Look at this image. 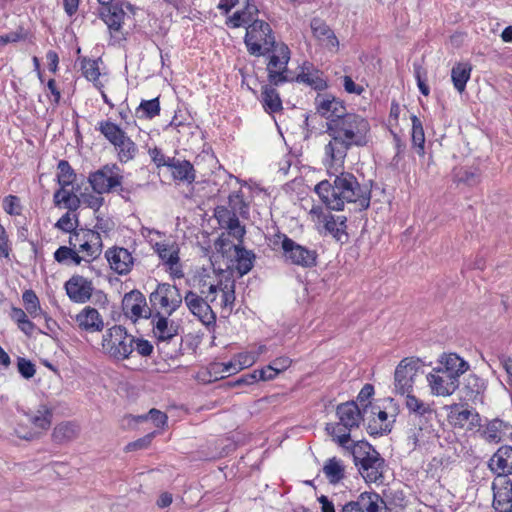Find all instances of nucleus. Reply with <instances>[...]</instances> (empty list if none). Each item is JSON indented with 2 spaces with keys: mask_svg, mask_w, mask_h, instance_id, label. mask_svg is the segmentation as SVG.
<instances>
[{
  "mask_svg": "<svg viewBox=\"0 0 512 512\" xmlns=\"http://www.w3.org/2000/svg\"><path fill=\"white\" fill-rule=\"evenodd\" d=\"M326 133L330 137L324 147V166L329 174L344 169L348 151L352 147H365L371 140V125L364 116L348 112L341 119L327 123Z\"/></svg>",
  "mask_w": 512,
  "mask_h": 512,
  "instance_id": "f257e3e1",
  "label": "nucleus"
},
{
  "mask_svg": "<svg viewBox=\"0 0 512 512\" xmlns=\"http://www.w3.org/2000/svg\"><path fill=\"white\" fill-rule=\"evenodd\" d=\"M334 175L333 184L323 180L315 186V192L328 209L341 211L345 203L357 204L360 209L369 207L370 190L361 185L352 173L342 169Z\"/></svg>",
  "mask_w": 512,
  "mask_h": 512,
  "instance_id": "f03ea898",
  "label": "nucleus"
},
{
  "mask_svg": "<svg viewBox=\"0 0 512 512\" xmlns=\"http://www.w3.org/2000/svg\"><path fill=\"white\" fill-rule=\"evenodd\" d=\"M69 246H60L54 252V260L66 266L92 264L103 251L102 236L97 230L79 228L69 235Z\"/></svg>",
  "mask_w": 512,
  "mask_h": 512,
  "instance_id": "7ed1b4c3",
  "label": "nucleus"
},
{
  "mask_svg": "<svg viewBox=\"0 0 512 512\" xmlns=\"http://www.w3.org/2000/svg\"><path fill=\"white\" fill-rule=\"evenodd\" d=\"M336 415L339 421L326 425V431L336 445L341 448H363V445L373 448L369 443L356 440L352 436V430L358 428L360 422L364 421V411L357 402L347 401L339 404Z\"/></svg>",
  "mask_w": 512,
  "mask_h": 512,
  "instance_id": "20e7f679",
  "label": "nucleus"
},
{
  "mask_svg": "<svg viewBox=\"0 0 512 512\" xmlns=\"http://www.w3.org/2000/svg\"><path fill=\"white\" fill-rule=\"evenodd\" d=\"M196 287L215 307H220L230 313L236 300L235 279L224 271H206L199 273Z\"/></svg>",
  "mask_w": 512,
  "mask_h": 512,
  "instance_id": "39448f33",
  "label": "nucleus"
},
{
  "mask_svg": "<svg viewBox=\"0 0 512 512\" xmlns=\"http://www.w3.org/2000/svg\"><path fill=\"white\" fill-rule=\"evenodd\" d=\"M127 11L133 15L136 12V7L128 1L98 7V17L107 27L109 46H118L128 39L129 32L125 29Z\"/></svg>",
  "mask_w": 512,
  "mask_h": 512,
  "instance_id": "423d86ee",
  "label": "nucleus"
},
{
  "mask_svg": "<svg viewBox=\"0 0 512 512\" xmlns=\"http://www.w3.org/2000/svg\"><path fill=\"white\" fill-rule=\"evenodd\" d=\"M364 421L371 436H383L391 432L400 412L398 403L391 397L382 399L373 406L364 408Z\"/></svg>",
  "mask_w": 512,
  "mask_h": 512,
  "instance_id": "0eeeda50",
  "label": "nucleus"
},
{
  "mask_svg": "<svg viewBox=\"0 0 512 512\" xmlns=\"http://www.w3.org/2000/svg\"><path fill=\"white\" fill-rule=\"evenodd\" d=\"M96 130L114 147L117 160L121 164L135 159L138 154L137 144L120 125L109 119L101 120L97 123Z\"/></svg>",
  "mask_w": 512,
  "mask_h": 512,
  "instance_id": "6e6552de",
  "label": "nucleus"
},
{
  "mask_svg": "<svg viewBox=\"0 0 512 512\" xmlns=\"http://www.w3.org/2000/svg\"><path fill=\"white\" fill-rule=\"evenodd\" d=\"M135 336L128 333L122 325H113L102 335L101 349L108 357L116 361L129 359L134 351Z\"/></svg>",
  "mask_w": 512,
  "mask_h": 512,
  "instance_id": "1a4fd4ad",
  "label": "nucleus"
},
{
  "mask_svg": "<svg viewBox=\"0 0 512 512\" xmlns=\"http://www.w3.org/2000/svg\"><path fill=\"white\" fill-rule=\"evenodd\" d=\"M270 242L274 249L280 247L285 259L294 265L312 268L317 264L318 254L316 250L296 243L285 233L278 231L272 236Z\"/></svg>",
  "mask_w": 512,
  "mask_h": 512,
  "instance_id": "9d476101",
  "label": "nucleus"
},
{
  "mask_svg": "<svg viewBox=\"0 0 512 512\" xmlns=\"http://www.w3.org/2000/svg\"><path fill=\"white\" fill-rule=\"evenodd\" d=\"M244 43L250 55L260 57L266 55L279 41L269 23L256 20L246 26Z\"/></svg>",
  "mask_w": 512,
  "mask_h": 512,
  "instance_id": "9b49d317",
  "label": "nucleus"
},
{
  "mask_svg": "<svg viewBox=\"0 0 512 512\" xmlns=\"http://www.w3.org/2000/svg\"><path fill=\"white\" fill-rule=\"evenodd\" d=\"M265 56L267 58L266 71L269 84L279 86L288 82V63L291 58L288 45L279 41Z\"/></svg>",
  "mask_w": 512,
  "mask_h": 512,
  "instance_id": "f8f14e48",
  "label": "nucleus"
},
{
  "mask_svg": "<svg viewBox=\"0 0 512 512\" xmlns=\"http://www.w3.org/2000/svg\"><path fill=\"white\" fill-rule=\"evenodd\" d=\"M183 302V297L176 285L158 283L149 295L152 315H172Z\"/></svg>",
  "mask_w": 512,
  "mask_h": 512,
  "instance_id": "ddd939ff",
  "label": "nucleus"
},
{
  "mask_svg": "<svg viewBox=\"0 0 512 512\" xmlns=\"http://www.w3.org/2000/svg\"><path fill=\"white\" fill-rule=\"evenodd\" d=\"M25 417L26 424L31 427L28 429L24 424L20 423L15 428V433L21 439L32 440L50 428L53 411L47 405H40L35 411L27 413Z\"/></svg>",
  "mask_w": 512,
  "mask_h": 512,
  "instance_id": "4468645a",
  "label": "nucleus"
},
{
  "mask_svg": "<svg viewBox=\"0 0 512 512\" xmlns=\"http://www.w3.org/2000/svg\"><path fill=\"white\" fill-rule=\"evenodd\" d=\"M356 466L367 483L381 482L385 461L378 450H352Z\"/></svg>",
  "mask_w": 512,
  "mask_h": 512,
  "instance_id": "2eb2a0df",
  "label": "nucleus"
},
{
  "mask_svg": "<svg viewBox=\"0 0 512 512\" xmlns=\"http://www.w3.org/2000/svg\"><path fill=\"white\" fill-rule=\"evenodd\" d=\"M422 366V361L417 357H405L396 366L394 372V392L398 395L412 394L415 379Z\"/></svg>",
  "mask_w": 512,
  "mask_h": 512,
  "instance_id": "dca6fc26",
  "label": "nucleus"
},
{
  "mask_svg": "<svg viewBox=\"0 0 512 512\" xmlns=\"http://www.w3.org/2000/svg\"><path fill=\"white\" fill-rule=\"evenodd\" d=\"M217 250L224 256L233 251V258L229 268L235 269L240 276L247 274L252 268L255 255L240 244H232L223 233L216 241Z\"/></svg>",
  "mask_w": 512,
  "mask_h": 512,
  "instance_id": "f3484780",
  "label": "nucleus"
},
{
  "mask_svg": "<svg viewBox=\"0 0 512 512\" xmlns=\"http://www.w3.org/2000/svg\"><path fill=\"white\" fill-rule=\"evenodd\" d=\"M88 182L97 194L110 193L122 185L123 176L119 166L115 163L105 164L88 176Z\"/></svg>",
  "mask_w": 512,
  "mask_h": 512,
  "instance_id": "a211bd4d",
  "label": "nucleus"
},
{
  "mask_svg": "<svg viewBox=\"0 0 512 512\" xmlns=\"http://www.w3.org/2000/svg\"><path fill=\"white\" fill-rule=\"evenodd\" d=\"M310 215L316 226L318 228L321 226L335 240L341 241L343 236H347L346 216L334 215L330 211H325L321 206H314L310 211Z\"/></svg>",
  "mask_w": 512,
  "mask_h": 512,
  "instance_id": "6ab92c4d",
  "label": "nucleus"
},
{
  "mask_svg": "<svg viewBox=\"0 0 512 512\" xmlns=\"http://www.w3.org/2000/svg\"><path fill=\"white\" fill-rule=\"evenodd\" d=\"M154 250L171 280L175 281L184 278L185 274L179 256V248L175 243L157 242Z\"/></svg>",
  "mask_w": 512,
  "mask_h": 512,
  "instance_id": "aec40b11",
  "label": "nucleus"
},
{
  "mask_svg": "<svg viewBox=\"0 0 512 512\" xmlns=\"http://www.w3.org/2000/svg\"><path fill=\"white\" fill-rule=\"evenodd\" d=\"M122 312L125 318L133 324H136L141 319H148L152 316V311L147 304L145 295L137 289L131 290L123 296Z\"/></svg>",
  "mask_w": 512,
  "mask_h": 512,
  "instance_id": "412c9836",
  "label": "nucleus"
},
{
  "mask_svg": "<svg viewBox=\"0 0 512 512\" xmlns=\"http://www.w3.org/2000/svg\"><path fill=\"white\" fill-rule=\"evenodd\" d=\"M477 433L489 444H500L499 448H512L508 444L512 440V425L509 422L495 418L484 426L480 424Z\"/></svg>",
  "mask_w": 512,
  "mask_h": 512,
  "instance_id": "4be33fe9",
  "label": "nucleus"
},
{
  "mask_svg": "<svg viewBox=\"0 0 512 512\" xmlns=\"http://www.w3.org/2000/svg\"><path fill=\"white\" fill-rule=\"evenodd\" d=\"M183 301L188 310L197 317L204 325L209 326L215 324L216 315L212 310V304L199 291H187L183 297Z\"/></svg>",
  "mask_w": 512,
  "mask_h": 512,
  "instance_id": "5701e85b",
  "label": "nucleus"
},
{
  "mask_svg": "<svg viewBox=\"0 0 512 512\" xmlns=\"http://www.w3.org/2000/svg\"><path fill=\"white\" fill-rule=\"evenodd\" d=\"M446 409L448 410L447 420L453 427L477 432L481 422L479 413L457 403L447 406Z\"/></svg>",
  "mask_w": 512,
  "mask_h": 512,
  "instance_id": "b1692460",
  "label": "nucleus"
},
{
  "mask_svg": "<svg viewBox=\"0 0 512 512\" xmlns=\"http://www.w3.org/2000/svg\"><path fill=\"white\" fill-rule=\"evenodd\" d=\"M314 104L316 112L326 119V124L341 119L348 113L345 102L332 94H318Z\"/></svg>",
  "mask_w": 512,
  "mask_h": 512,
  "instance_id": "393cba45",
  "label": "nucleus"
},
{
  "mask_svg": "<svg viewBox=\"0 0 512 512\" xmlns=\"http://www.w3.org/2000/svg\"><path fill=\"white\" fill-rule=\"evenodd\" d=\"M426 380L430 388L431 394L434 396H450L459 387V380L454 376H450L438 367H434L427 374Z\"/></svg>",
  "mask_w": 512,
  "mask_h": 512,
  "instance_id": "a878e982",
  "label": "nucleus"
},
{
  "mask_svg": "<svg viewBox=\"0 0 512 512\" xmlns=\"http://www.w3.org/2000/svg\"><path fill=\"white\" fill-rule=\"evenodd\" d=\"M68 298L78 304L88 302L94 291L92 280L79 274H73L64 284Z\"/></svg>",
  "mask_w": 512,
  "mask_h": 512,
  "instance_id": "bb28decb",
  "label": "nucleus"
},
{
  "mask_svg": "<svg viewBox=\"0 0 512 512\" xmlns=\"http://www.w3.org/2000/svg\"><path fill=\"white\" fill-rule=\"evenodd\" d=\"M493 508L496 512H512V481L496 477L492 483Z\"/></svg>",
  "mask_w": 512,
  "mask_h": 512,
  "instance_id": "cd10ccee",
  "label": "nucleus"
},
{
  "mask_svg": "<svg viewBox=\"0 0 512 512\" xmlns=\"http://www.w3.org/2000/svg\"><path fill=\"white\" fill-rule=\"evenodd\" d=\"M105 258L110 268L119 275H127L134 266L132 253L124 247H109L105 251Z\"/></svg>",
  "mask_w": 512,
  "mask_h": 512,
  "instance_id": "c85d7f7f",
  "label": "nucleus"
},
{
  "mask_svg": "<svg viewBox=\"0 0 512 512\" xmlns=\"http://www.w3.org/2000/svg\"><path fill=\"white\" fill-rule=\"evenodd\" d=\"M79 331L86 333L102 332L105 323L100 312L92 306H85L74 317Z\"/></svg>",
  "mask_w": 512,
  "mask_h": 512,
  "instance_id": "c756f323",
  "label": "nucleus"
},
{
  "mask_svg": "<svg viewBox=\"0 0 512 512\" xmlns=\"http://www.w3.org/2000/svg\"><path fill=\"white\" fill-rule=\"evenodd\" d=\"M171 315H152V332L157 345L169 343L178 335V325L169 320Z\"/></svg>",
  "mask_w": 512,
  "mask_h": 512,
  "instance_id": "7c9ffc66",
  "label": "nucleus"
},
{
  "mask_svg": "<svg viewBox=\"0 0 512 512\" xmlns=\"http://www.w3.org/2000/svg\"><path fill=\"white\" fill-rule=\"evenodd\" d=\"M215 216L219 225L222 228L227 229L228 235L236 239L238 244L241 245L246 231L245 227L240 224L237 215L233 211L225 207H221L216 210Z\"/></svg>",
  "mask_w": 512,
  "mask_h": 512,
  "instance_id": "2f4dec72",
  "label": "nucleus"
},
{
  "mask_svg": "<svg viewBox=\"0 0 512 512\" xmlns=\"http://www.w3.org/2000/svg\"><path fill=\"white\" fill-rule=\"evenodd\" d=\"M438 363V368L443 370L446 374L454 376L458 380L460 376L466 373L470 368V365L466 360L452 352L442 353L438 359Z\"/></svg>",
  "mask_w": 512,
  "mask_h": 512,
  "instance_id": "473e14b6",
  "label": "nucleus"
},
{
  "mask_svg": "<svg viewBox=\"0 0 512 512\" xmlns=\"http://www.w3.org/2000/svg\"><path fill=\"white\" fill-rule=\"evenodd\" d=\"M405 407L410 415L416 418L429 421L436 415V408L434 401L426 402L416 395L408 394L405 398Z\"/></svg>",
  "mask_w": 512,
  "mask_h": 512,
  "instance_id": "72a5a7b5",
  "label": "nucleus"
},
{
  "mask_svg": "<svg viewBox=\"0 0 512 512\" xmlns=\"http://www.w3.org/2000/svg\"><path fill=\"white\" fill-rule=\"evenodd\" d=\"M296 80L318 91L325 90L328 87L327 81L323 77V72L314 68V66L308 62L303 64Z\"/></svg>",
  "mask_w": 512,
  "mask_h": 512,
  "instance_id": "f704fd0d",
  "label": "nucleus"
},
{
  "mask_svg": "<svg viewBox=\"0 0 512 512\" xmlns=\"http://www.w3.org/2000/svg\"><path fill=\"white\" fill-rule=\"evenodd\" d=\"M168 168L175 181L192 184L196 180V171L193 164L188 160H180L172 157Z\"/></svg>",
  "mask_w": 512,
  "mask_h": 512,
  "instance_id": "c9c22d12",
  "label": "nucleus"
},
{
  "mask_svg": "<svg viewBox=\"0 0 512 512\" xmlns=\"http://www.w3.org/2000/svg\"><path fill=\"white\" fill-rule=\"evenodd\" d=\"M311 30L313 36L329 49H338L339 41L333 30L319 18L311 21Z\"/></svg>",
  "mask_w": 512,
  "mask_h": 512,
  "instance_id": "e433bc0d",
  "label": "nucleus"
},
{
  "mask_svg": "<svg viewBox=\"0 0 512 512\" xmlns=\"http://www.w3.org/2000/svg\"><path fill=\"white\" fill-rule=\"evenodd\" d=\"M80 426L75 421H63L58 423L52 432V438L56 444L64 445L79 437Z\"/></svg>",
  "mask_w": 512,
  "mask_h": 512,
  "instance_id": "4c0bfd02",
  "label": "nucleus"
},
{
  "mask_svg": "<svg viewBox=\"0 0 512 512\" xmlns=\"http://www.w3.org/2000/svg\"><path fill=\"white\" fill-rule=\"evenodd\" d=\"M53 204L57 208L67 209L69 212H75L81 206L80 197L68 187H59L53 194Z\"/></svg>",
  "mask_w": 512,
  "mask_h": 512,
  "instance_id": "58836bf2",
  "label": "nucleus"
},
{
  "mask_svg": "<svg viewBox=\"0 0 512 512\" xmlns=\"http://www.w3.org/2000/svg\"><path fill=\"white\" fill-rule=\"evenodd\" d=\"M259 10L253 0H247L243 10L236 11L231 17L228 18L226 24L232 28H239L244 25H249L253 21L258 20L257 16Z\"/></svg>",
  "mask_w": 512,
  "mask_h": 512,
  "instance_id": "ea45409f",
  "label": "nucleus"
},
{
  "mask_svg": "<svg viewBox=\"0 0 512 512\" xmlns=\"http://www.w3.org/2000/svg\"><path fill=\"white\" fill-rule=\"evenodd\" d=\"M409 439L410 443L416 448H430L436 447L437 445L442 446L439 443V436L432 427H419L414 429Z\"/></svg>",
  "mask_w": 512,
  "mask_h": 512,
  "instance_id": "a19ab883",
  "label": "nucleus"
},
{
  "mask_svg": "<svg viewBox=\"0 0 512 512\" xmlns=\"http://www.w3.org/2000/svg\"><path fill=\"white\" fill-rule=\"evenodd\" d=\"M489 467L497 477H507L512 473V450H496L489 460Z\"/></svg>",
  "mask_w": 512,
  "mask_h": 512,
  "instance_id": "79ce46f5",
  "label": "nucleus"
},
{
  "mask_svg": "<svg viewBox=\"0 0 512 512\" xmlns=\"http://www.w3.org/2000/svg\"><path fill=\"white\" fill-rule=\"evenodd\" d=\"M472 65L469 62H457L451 69V80L454 88L462 94L471 77Z\"/></svg>",
  "mask_w": 512,
  "mask_h": 512,
  "instance_id": "37998d69",
  "label": "nucleus"
},
{
  "mask_svg": "<svg viewBox=\"0 0 512 512\" xmlns=\"http://www.w3.org/2000/svg\"><path fill=\"white\" fill-rule=\"evenodd\" d=\"M261 103L265 112L277 113L283 109L282 100L278 91L272 85H265L261 91Z\"/></svg>",
  "mask_w": 512,
  "mask_h": 512,
  "instance_id": "c03bdc74",
  "label": "nucleus"
},
{
  "mask_svg": "<svg viewBox=\"0 0 512 512\" xmlns=\"http://www.w3.org/2000/svg\"><path fill=\"white\" fill-rule=\"evenodd\" d=\"M125 419L129 423L134 422L135 424L151 421L157 429H164L168 422L167 414L156 408L150 409L147 414L143 415H126Z\"/></svg>",
  "mask_w": 512,
  "mask_h": 512,
  "instance_id": "a18cd8bd",
  "label": "nucleus"
},
{
  "mask_svg": "<svg viewBox=\"0 0 512 512\" xmlns=\"http://www.w3.org/2000/svg\"><path fill=\"white\" fill-rule=\"evenodd\" d=\"M26 310L13 306L10 310V318L17 328L26 336L31 337L36 332V325L28 318Z\"/></svg>",
  "mask_w": 512,
  "mask_h": 512,
  "instance_id": "49530a36",
  "label": "nucleus"
},
{
  "mask_svg": "<svg viewBox=\"0 0 512 512\" xmlns=\"http://www.w3.org/2000/svg\"><path fill=\"white\" fill-rule=\"evenodd\" d=\"M22 302L24 310L29 314L31 318H37L40 316L48 317L47 313L42 309L39 297L32 289H26L22 293Z\"/></svg>",
  "mask_w": 512,
  "mask_h": 512,
  "instance_id": "de8ad7c7",
  "label": "nucleus"
},
{
  "mask_svg": "<svg viewBox=\"0 0 512 512\" xmlns=\"http://www.w3.org/2000/svg\"><path fill=\"white\" fill-rule=\"evenodd\" d=\"M466 398L473 403L482 401V394L485 390L484 382L475 374H471L466 378L464 385Z\"/></svg>",
  "mask_w": 512,
  "mask_h": 512,
  "instance_id": "09e8293b",
  "label": "nucleus"
},
{
  "mask_svg": "<svg viewBox=\"0 0 512 512\" xmlns=\"http://www.w3.org/2000/svg\"><path fill=\"white\" fill-rule=\"evenodd\" d=\"M267 350L265 345H259L256 350L243 351L233 356L237 363V368L241 371L251 367L258 360L259 356Z\"/></svg>",
  "mask_w": 512,
  "mask_h": 512,
  "instance_id": "8fccbe9b",
  "label": "nucleus"
},
{
  "mask_svg": "<svg viewBox=\"0 0 512 512\" xmlns=\"http://www.w3.org/2000/svg\"><path fill=\"white\" fill-rule=\"evenodd\" d=\"M57 183L59 187L72 186L76 180V173L67 160H60L57 164Z\"/></svg>",
  "mask_w": 512,
  "mask_h": 512,
  "instance_id": "3c124183",
  "label": "nucleus"
},
{
  "mask_svg": "<svg viewBox=\"0 0 512 512\" xmlns=\"http://www.w3.org/2000/svg\"><path fill=\"white\" fill-rule=\"evenodd\" d=\"M412 122V132H411V140L413 146H415L418 150L417 153L420 156L425 154V133L421 120L416 116H411Z\"/></svg>",
  "mask_w": 512,
  "mask_h": 512,
  "instance_id": "603ef678",
  "label": "nucleus"
},
{
  "mask_svg": "<svg viewBox=\"0 0 512 512\" xmlns=\"http://www.w3.org/2000/svg\"><path fill=\"white\" fill-rule=\"evenodd\" d=\"M323 472L331 484L339 483L344 478V466L335 457L326 461Z\"/></svg>",
  "mask_w": 512,
  "mask_h": 512,
  "instance_id": "864d4df0",
  "label": "nucleus"
},
{
  "mask_svg": "<svg viewBox=\"0 0 512 512\" xmlns=\"http://www.w3.org/2000/svg\"><path fill=\"white\" fill-rule=\"evenodd\" d=\"M161 107L159 97L151 100H142L136 108V114L139 118L153 119L160 114Z\"/></svg>",
  "mask_w": 512,
  "mask_h": 512,
  "instance_id": "5fc2aeb1",
  "label": "nucleus"
},
{
  "mask_svg": "<svg viewBox=\"0 0 512 512\" xmlns=\"http://www.w3.org/2000/svg\"><path fill=\"white\" fill-rule=\"evenodd\" d=\"M454 181L458 184L475 186L480 182V173L478 169L460 167L454 172Z\"/></svg>",
  "mask_w": 512,
  "mask_h": 512,
  "instance_id": "6e6d98bb",
  "label": "nucleus"
},
{
  "mask_svg": "<svg viewBox=\"0 0 512 512\" xmlns=\"http://www.w3.org/2000/svg\"><path fill=\"white\" fill-rule=\"evenodd\" d=\"M359 501L364 512H378L381 507H386L385 501L374 492L361 493Z\"/></svg>",
  "mask_w": 512,
  "mask_h": 512,
  "instance_id": "4d7b16f0",
  "label": "nucleus"
},
{
  "mask_svg": "<svg viewBox=\"0 0 512 512\" xmlns=\"http://www.w3.org/2000/svg\"><path fill=\"white\" fill-rule=\"evenodd\" d=\"M223 362H211L205 370L199 372V377L205 382H215L226 377Z\"/></svg>",
  "mask_w": 512,
  "mask_h": 512,
  "instance_id": "13d9d810",
  "label": "nucleus"
},
{
  "mask_svg": "<svg viewBox=\"0 0 512 512\" xmlns=\"http://www.w3.org/2000/svg\"><path fill=\"white\" fill-rule=\"evenodd\" d=\"M80 68L82 75L92 82H97L100 77V68L98 60L83 57L80 59Z\"/></svg>",
  "mask_w": 512,
  "mask_h": 512,
  "instance_id": "bf43d9fd",
  "label": "nucleus"
},
{
  "mask_svg": "<svg viewBox=\"0 0 512 512\" xmlns=\"http://www.w3.org/2000/svg\"><path fill=\"white\" fill-rule=\"evenodd\" d=\"M78 226V218L76 215H72L71 212L67 211L65 214H63L58 221L55 223V228L69 233L70 235L77 231L79 228Z\"/></svg>",
  "mask_w": 512,
  "mask_h": 512,
  "instance_id": "052dcab7",
  "label": "nucleus"
},
{
  "mask_svg": "<svg viewBox=\"0 0 512 512\" xmlns=\"http://www.w3.org/2000/svg\"><path fill=\"white\" fill-rule=\"evenodd\" d=\"M2 207L3 210L11 216H18L22 212L20 198L15 195L6 196L3 199Z\"/></svg>",
  "mask_w": 512,
  "mask_h": 512,
  "instance_id": "680f3d73",
  "label": "nucleus"
},
{
  "mask_svg": "<svg viewBox=\"0 0 512 512\" xmlns=\"http://www.w3.org/2000/svg\"><path fill=\"white\" fill-rule=\"evenodd\" d=\"M102 194L93 193H82L80 197L81 203L86 207L98 211L104 204V198Z\"/></svg>",
  "mask_w": 512,
  "mask_h": 512,
  "instance_id": "e2e57ef3",
  "label": "nucleus"
},
{
  "mask_svg": "<svg viewBox=\"0 0 512 512\" xmlns=\"http://www.w3.org/2000/svg\"><path fill=\"white\" fill-rule=\"evenodd\" d=\"M449 463V457H445L444 455L435 456L427 463L426 472L434 477L437 475L439 470L448 466Z\"/></svg>",
  "mask_w": 512,
  "mask_h": 512,
  "instance_id": "0e129e2a",
  "label": "nucleus"
},
{
  "mask_svg": "<svg viewBox=\"0 0 512 512\" xmlns=\"http://www.w3.org/2000/svg\"><path fill=\"white\" fill-rule=\"evenodd\" d=\"M375 394L374 386L370 383H366L360 390L357 396V401L362 406V409L373 406L374 404L371 402Z\"/></svg>",
  "mask_w": 512,
  "mask_h": 512,
  "instance_id": "69168bd1",
  "label": "nucleus"
},
{
  "mask_svg": "<svg viewBox=\"0 0 512 512\" xmlns=\"http://www.w3.org/2000/svg\"><path fill=\"white\" fill-rule=\"evenodd\" d=\"M148 154L151 158V161L156 165L157 168L168 167L171 163L172 157H166L162 152V149L157 146L149 148Z\"/></svg>",
  "mask_w": 512,
  "mask_h": 512,
  "instance_id": "338daca9",
  "label": "nucleus"
},
{
  "mask_svg": "<svg viewBox=\"0 0 512 512\" xmlns=\"http://www.w3.org/2000/svg\"><path fill=\"white\" fill-rule=\"evenodd\" d=\"M17 367L19 373L25 378L30 379L32 378L36 373L35 365L25 358H18Z\"/></svg>",
  "mask_w": 512,
  "mask_h": 512,
  "instance_id": "774afa93",
  "label": "nucleus"
}]
</instances>
